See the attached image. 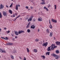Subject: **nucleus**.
<instances>
[{
    "instance_id": "1",
    "label": "nucleus",
    "mask_w": 60,
    "mask_h": 60,
    "mask_svg": "<svg viewBox=\"0 0 60 60\" xmlns=\"http://www.w3.org/2000/svg\"><path fill=\"white\" fill-rule=\"evenodd\" d=\"M33 17H34L33 16H31V17H30L29 19H28V22L31 21L32 20V19H33Z\"/></svg>"
},
{
    "instance_id": "2",
    "label": "nucleus",
    "mask_w": 60,
    "mask_h": 60,
    "mask_svg": "<svg viewBox=\"0 0 60 60\" xmlns=\"http://www.w3.org/2000/svg\"><path fill=\"white\" fill-rule=\"evenodd\" d=\"M53 46H54L53 48L54 49L56 48V47H57V46H55V44H52L51 46V50H52V49H53Z\"/></svg>"
},
{
    "instance_id": "3",
    "label": "nucleus",
    "mask_w": 60,
    "mask_h": 60,
    "mask_svg": "<svg viewBox=\"0 0 60 60\" xmlns=\"http://www.w3.org/2000/svg\"><path fill=\"white\" fill-rule=\"evenodd\" d=\"M3 14L4 16H7V15H8V14H7V13H6V12H5L4 11H3Z\"/></svg>"
},
{
    "instance_id": "4",
    "label": "nucleus",
    "mask_w": 60,
    "mask_h": 60,
    "mask_svg": "<svg viewBox=\"0 0 60 60\" xmlns=\"http://www.w3.org/2000/svg\"><path fill=\"white\" fill-rule=\"evenodd\" d=\"M48 42H46L45 43H44L42 45L43 46H45V47H46L48 45Z\"/></svg>"
},
{
    "instance_id": "5",
    "label": "nucleus",
    "mask_w": 60,
    "mask_h": 60,
    "mask_svg": "<svg viewBox=\"0 0 60 60\" xmlns=\"http://www.w3.org/2000/svg\"><path fill=\"white\" fill-rule=\"evenodd\" d=\"M24 31L21 30V31H19L18 33L19 34H21V33H24Z\"/></svg>"
},
{
    "instance_id": "6",
    "label": "nucleus",
    "mask_w": 60,
    "mask_h": 60,
    "mask_svg": "<svg viewBox=\"0 0 60 60\" xmlns=\"http://www.w3.org/2000/svg\"><path fill=\"white\" fill-rule=\"evenodd\" d=\"M7 45H10L12 46L13 45V43H11V42L8 43L7 44Z\"/></svg>"
},
{
    "instance_id": "7",
    "label": "nucleus",
    "mask_w": 60,
    "mask_h": 60,
    "mask_svg": "<svg viewBox=\"0 0 60 60\" xmlns=\"http://www.w3.org/2000/svg\"><path fill=\"white\" fill-rule=\"evenodd\" d=\"M56 57V58H55L56 59H58L59 58H60V56L59 55L57 56L56 55V56H55V57Z\"/></svg>"
},
{
    "instance_id": "8",
    "label": "nucleus",
    "mask_w": 60,
    "mask_h": 60,
    "mask_svg": "<svg viewBox=\"0 0 60 60\" xmlns=\"http://www.w3.org/2000/svg\"><path fill=\"white\" fill-rule=\"evenodd\" d=\"M55 43L57 45H60V42L57 41Z\"/></svg>"
},
{
    "instance_id": "9",
    "label": "nucleus",
    "mask_w": 60,
    "mask_h": 60,
    "mask_svg": "<svg viewBox=\"0 0 60 60\" xmlns=\"http://www.w3.org/2000/svg\"><path fill=\"white\" fill-rule=\"evenodd\" d=\"M51 20L53 22H54V23L57 22V21L56 20H54L53 19H52Z\"/></svg>"
},
{
    "instance_id": "10",
    "label": "nucleus",
    "mask_w": 60,
    "mask_h": 60,
    "mask_svg": "<svg viewBox=\"0 0 60 60\" xmlns=\"http://www.w3.org/2000/svg\"><path fill=\"white\" fill-rule=\"evenodd\" d=\"M50 48H51V46H50V47H48L47 49V50L48 51H50L51 50Z\"/></svg>"
},
{
    "instance_id": "11",
    "label": "nucleus",
    "mask_w": 60,
    "mask_h": 60,
    "mask_svg": "<svg viewBox=\"0 0 60 60\" xmlns=\"http://www.w3.org/2000/svg\"><path fill=\"white\" fill-rule=\"evenodd\" d=\"M0 51L1 52H2V53H6V52L5 51L2 50L0 48Z\"/></svg>"
},
{
    "instance_id": "12",
    "label": "nucleus",
    "mask_w": 60,
    "mask_h": 60,
    "mask_svg": "<svg viewBox=\"0 0 60 60\" xmlns=\"http://www.w3.org/2000/svg\"><path fill=\"white\" fill-rule=\"evenodd\" d=\"M38 19V21H42V19L41 18H39Z\"/></svg>"
},
{
    "instance_id": "13",
    "label": "nucleus",
    "mask_w": 60,
    "mask_h": 60,
    "mask_svg": "<svg viewBox=\"0 0 60 60\" xmlns=\"http://www.w3.org/2000/svg\"><path fill=\"white\" fill-rule=\"evenodd\" d=\"M3 8H4V6L2 5V4H1L0 9H3Z\"/></svg>"
},
{
    "instance_id": "14",
    "label": "nucleus",
    "mask_w": 60,
    "mask_h": 60,
    "mask_svg": "<svg viewBox=\"0 0 60 60\" xmlns=\"http://www.w3.org/2000/svg\"><path fill=\"white\" fill-rule=\"evenodd\" d=\"M35 26H34V25H32L31 26V28H33V29H34L35 28Z\"/></svg>"
},
{
    "instance_id": "15",
    "label": "nucleus",
    "mask_w": 60,
    "mask_h": 60,
    "mask_svg": "<svg viewBox=\"0 0 60 60\" xmlns=\"http://www.w3.org/2000/svg\"><path fill=\"white\" fill-rule=\"evenodd\" d=\"M51 55L52 56H54L55 57H56V55L54 53H52L51 54Z\"/></svg>"
},
{
    "instance_id": "16",
    "label": "nucleus",
    "mask_w": 60,
    "mask_h": 60,
    "mask_svg": "<svg viewBox=\"0 0 60 60\" xmlns=\"http://www.w3.org/2000/svg\"><path fill=\"white\" fill-rule=\"evenodd\" d=\"M44 9H46L47 11H49V9L47 8L46 7H44Z\"/></svg>"
},
{
    "instance_id": "17",
    "label": "nucleus",
    "mask_w": 60,
    "mask_h": 60,
    "mask_svg": "<svg viewBox=\"0 0 60 60\" xmlns=\"http://www.w3.org/2000/svg\"><path fill=\"white\" fill-rule=\"evenodd\" d=\"M15 34L16 35H19V32H18L16 31L15 32Z\"/></svg>"
},
{
    "instance_id": "18",
    "label": "nucleus",
    "mask_w": 60,
    "mask_h": 60,
    "mask_svg": "<svg viewBox=\"0 0 60 60\" xmlns=\"http://www.w3.org/2000/svg\"><path fill=\"white\" fill-rule=\"evenodd\" d=\"M11 57L12 59H14V56H13V55H11Z\"/></svg>"
},
{
    "instance_id": "19",
    "label": "nucleus",
    "mask_w": 60,
    "mask_h": 60,
    "mask_svg": "<svg viewBox=\"0 0 60 60\" xmlns=\"http://www.w3.org/2000/svg\"><path fill=\"white\" fill-rule=\"evenodd\" d=\"M52 35H53V32H52V33H50V34L49 35V36L50 37H52Z\"/></svg>"
},
{
    "instance_id": "20",
    "label": "nucleus",
    "mask_w": 60,
    "mask_h": 60,
    "mask_svg": "<svg viewBox=\"0 0 60 60\" xmlns=\"http://www.w3.org/2000/svg\"><path fill=\"white\" fill-rule=\"evenodd\" d=\"M27 32L28 33H29L31 32V30H30V29H28L27 30Z\"/></svg>"
},
{
    "instance_id": "21",
    "label": "nucleus",
    "mask_w": 60,
    "mask_h": 60,
    "mask_svg": "<svg viewBox=\"0 0 60 60\" xmlns=\"http://www.w3.org/2000/svg\"><path fill=\"white\" fill-rule=\"evenodd\" d=\"M15 9L16 10H18V5H16Z\"/></svg>"
},
{
    "instance_id": "22",
    "label": "nucleus",
    "mask_w": 60,
    "mask_h": 60,
    "mask_svg": "<svg viewBox=\"0 0 60 60\" xmlns=\"http://www.w3.org/2000/svg\"><path fill=\"white\" fill-rule=\"evenodd\" d=\"M2 17H3V15H2L1 12H0V19H1L2 18Z\"/></svg>"
},
{
    "instance_id": "23",
    "label": "nucleus",
    "mask_w": 60,
    "mask_h": 60,
    "mask_svg": "<svg viewBox=\"0 0 60 60\" xmlns=\"http://www.w3.org/2000/svg\"><path fill=\"white\" fill-rule=\"evenodd\" d=\"M9 13H11V14L12 13V11L11 10H9Z\"/></svg>"
},
{
    "instance_id": "24",
    "label": "nucleus",
    "mask_w": 60,
    "mask_h": 60,
    "mask_svg": "<svg viewBox=\"0 0 60 60\" xmlns=\"http://www.w3.org/2000/svg\"><path fill=\"white\" fill-rule=\"evenodd\" d=\"M50 53V52H46V55H47V54H48V55L49 56V54Z\"/></svg>"
},
{
    "instance_id": "25",
    "label": "nucleus",
    "mask_w": 60,
    "mask_h": 60,
    "mask_svg": "<svg viewBox=\"0 0 60 60\" xmlns=\"http://www.w3.org/2000/svg\"><path fill=\"white\" fill-rule=\"evenodd\" d=\"M41 57H43V59H45V56L43 55V56H41Z\"/></svg>"
},
{
    "instance_id": "26",
    "label": "nucleus",
    "mask_w": 60,
    "mask_h": 60,
    "mask_svg": "<svg viewBox=\"0 0 60 60\" xmlns=\"http://www.w3.org/2000/svg\"><path fill=\"white\" fill-rule=\"evenodd\" d=\"M34 51L35 53H36V52H37V50L36 49H34Z\"/></svg>"
},
{
    "instance_id": "27",
    "label": "nucleus",
    "mask_w": 60,
    "mask_h": 60,
    "mask_svg": "<svg viewBox=\"0 0 60 60\" xmlns=\"http://www.w3.org/2000/svg\"><path fill=\"white\" fill-rule=\"evenodd\" d=\"M50 28L51 29V28H53V26H52V25H50V26H50L49 25V26Z\"/></svg>"
},
{
    "instance_id": "28",
    "label": "nucleus",
    "mask_w": 60,
    "mask_h": 60,
    "mask_svg": "<svg viewBox=\"0 0 60 60\" xmlns=\"http://www.w3.org/2000/svg\"><path fill=\"white\" fill-rule=\"evenodd\" d=\"M39 41V39L37 38L36 39H35V41Z\"/></svg>"
},
{
    "instance_id": "29",
    "label": "nucleus",
    "mask_w": 60,
    "mask_h": 60,
    "mask_svg": "<svg viewBox=\"0 0 60 60\" xmlns=\"http://www.w3.org/2000/svg\"><path fill=\"white\" fill-rule=\"evenodd\" d=\"M46 32L48 33H49V30L48 29H47L46 30Z\"/></svg>"
},
{
    "instance_id": "30",
    "label": "nucleus",
    "mask_w": 60,
    "mask_h": 60,
    "mask_svg": "<svg viewBox=\"0 0 60 60\" xmlns=\"http://www.w3.org/2000/svg\"><path fill=\"white\" fill-rule=\"evenodd\" d=\"M27 52H29V49L27 48H26Z\"/></svg>"
},
{
    "instance_id": "31",
    "label": "nucleus",
    "mask_w": 60,
    "mask_h": 60,
    "mask_svg": "<svg viewBox=\"0 0 60 60\" xmlns=\"http://www.w3.org/2000/svg\"><path fill=\"white\" fill-rule=\"evenodd\" d=\"M29 28V25H27L26 26V28Z\"/></svg>"
},
{
    "instance_id": "32",
    "label": "nucleus",
    "mask_w": 60,
    "mask_h": 60,
    "mask_svg": "<svg viewBox=\"0 0 60 60\" xmlns=\"http://www.w3.org/2000/svg\"><path fill=\"white\" fill-rule=\"evenodd\" d=\"M42 2L41 3V4H45V2Z\"/></svg>"
},
{
    "instance_id": "33",
    "label": "nucleus",
    "mask_w": 60,
    "mask_h": 60,
    "mask_svg": "<svg viewBox=\"0 0 60 60\" xmlns=\"http://www.w3.org/2000/svg\"><path fill=\"white\" fill-rule=\"evenodd\" d=\"M56 53H59V51L58 50H57L56 51Z\"/></svg>"
},
{
    "instance_id": "34",
    "label": "nucleus",
    "mask_w": 60,
    "mask_h": 60,
    "mask_svg": "<svg viewBox=\"0 0 60 60\" xmlns=\"http://www.w3.org/2000/svg\"><path fill=\"white\" fill-rule=\"evenodd\" d=\"M13 4H11V5H10V7H12V5Z\"/></svg>"
},
{
    "instance_id": "35",
    "label": "nucleus",
    "mask_w": 60,
    "mask_h": 60,
    "mask_svg": "<svg viewBox=\"0 0 60 60\" xmlns=\"http://www.w3.org/2000/svg\"><path fill=\"white\" fill-rule=\"evenodd\" d=\"M54 7H55V9H56V5H55Z\"/></svg>"
},
{
    "instance_id": "36",
    "label": "nucleus",
    "mask_w": 60,
    "mask_h": 60,
    "mask_svg": "<svg viewBox=\"0 0 60 60\" xmlns=\"http://www.w3.org/2000/svg\"><path fill=\"white\" fill-rule=\"evenodd\" d=\"M5 40H8V39H9L8 38V37H5Z\"/></svg>"
},
{
    "instance_id": "37",
    "label": "nucleus",
    "mask_w": 60,
    "mask_h": 60,
    "mask_svg": "<svg viewBox=\"0 0 60 60\" xmlns=\"http://www.w3.org/2000/svg\"><path fill=\"white\" fill-rule=\"evenodd\" d=\"M33 22H34L36 21V19H33Z\"/></svg>"
},
{
    "instance_id": "38",
    "label": "nucleus",
    "mask_w": 60,
    "mask_h": 60,
    "mask_svg": "<svg viewBox=\"0 0 60 60\" xmlns=\"http://www.w3.org/2000/svg\"><path fill=\"white\" fill-rule=\"evenodd\" d=\"M16 51H15V50H14L13 51V53H15L16 52Z\"/></svg>"
},
{
    "instance_id": "39",
    "label": "nucleus",
    "mask_w": 60,
    "mask_h": 60,
    "mask_svg": "<svg viewBox=\"0 0 60 60\" xmlns=\"http://www.w3.org/2000/svg\"><path fill=\"white\" fill-rule=\"evenodd\" d=\"M20 15H19L16 18V19H17V18H19V17H20Z\"/></svg>"
},
{
    "instance_id": "40",
    "label": "nucleus",
    "mask_w": 60,
    "mask_h": 60,
    "mask_svg": "<svg viewBox=\"0 0 60 60\" xmlns=\"http://www.w3.org/2000/svg\"><path fill=\"white\" fill-rule=\"evenodd\" d=\"M10 32V30H9L7 31V33L8 34Z\"/></svg>"
},
{
    "instance_id": "41",
    "label": "nucleus",
    "mask_w": 60,
    "mask_h": 60,
    "mask_svg": "<svg viewBox=\"0 0 60 60\" xmlns=\"http://www.w3.org/2000/svg\"><path fill=\"white\" fill-rule=\"evenodd\" d=\"M42 2H45V0H41Z\"/></svg>"
},
{
    "instance_id": "42",
    "label": "nucleus",
    "mask_w": 60,
    "mask_h": 60,
    "mask_svg": "<svg viewBox=\"0 0 60 60\" xmlns=\"http://www.w3.org/2000/svg\"><path fill=\"white\" fill-rule=\"evenodd\" d=\"M50 6H51V5H49L48 6V8H49V7H50Z\"/></svg>"
},
{
    "instance_id": "43",
    "label": "nucleus",
    "mask_w": 60,
    "mask_h": 60,
    "mask_svg": "<svg viewBox=\"0 0 60 60\" xmlns=\"http://www.w3.org/2000/svg\"><path fill=\"white\" fill-rule=\"evenodd\" d=\"M30 1H31V2H34V0H30Z\"/></svg>"
},
{
    "instance_id": "44",
    "label": "nucleus",
    "mask_w": 60,
    "mask_h": 60,
    "mask_svg": "<svg viewBox=\"0 0 60 60\" xmlns=\"http://www.w3.org/2000/svg\"><path fill=\"white\" fill-rule=\"evenodd\" d=\"M12 39L13 41H15V38H12Z\"/></svg>"
},
{
    "instance_id": "45",
    "label": "nucleus",
    "mask_w": 60,
    "mask_h": 60,
    "mask_svg": "<svg viewBox=\"0 0 60 60\" xmlns=\"http://www.w3.org/2000/svg\"><path fill=\"white\" fill-rule=\"evenodd\" d=\"M26 9H28V7L27 6L26 7Z\"/></svg>"
},
{
    "instance_id": "46",
    "label": "nucleus",
    "mask_w": 60,
    "mask_h": 60,
    "mask_svg": "<svg viewBox=\"0 0 60 60\" xmlns=\"http://www.w3.org/2000/svg\"><path fill=\"white\" fill-rule=\"evenodd\" d=\"M30 22H29V23L28 24V25H29H29H30Z\"/></svg>"
},
{
    "instance_id": "47",
    "label": "nucleus",
    "mask_w": 60,
    "mask_h": 60,
    "mask_svg": "<svg viewBox=\"0 0 60 60\" xmlns=\"http://www.w3.org/2000/svg\"><path fill=\"white\" fill-rule=\"evenodd\" d=\"M4 30H6V29H7V28H6V27H5L4 28Z\"/></svg>"
},
{
    "instance_id": "48",
    "label": "nucleus",
    "mask_w": 60,
    "mask_h": 60,
    "mask_svg": "<svg viewBox=\"0 0 60 60\" xmlns=\"http://www.w3.org/2000/svg\"><path fill=\"white\" fill-rule=\"evenodd\" d=\"M1 38H2V39H5V38H4V37H1Z\"/></svg>"
},
{
    "instance_id": "49",
    "label": "nucleus",
    "mask_w": 60,
    "mask_h": 60,
    "mask_svg": "<svg viewBox=\"0 0 60 60\" xmlns=\"http://www.w3.org/2000/svg\"><path fill=\"white\" fill-rule=\"evenodd\" d=\"M23 60H26V57H24V59H23Z\"/></svg>"
},
{
    "instance_id": "50",
    "label": "nucleus",
    "mask_w": 60,
    "mask_h": 60,
    "mask_svg": "<svg viewBox=\"0 0 60 60\" xmlns=\"http://www.w3.org/2000/svg\"><path fill=\"white\" fill-rule=\"evenodd\" d=\"M17 18H16L13 21H16V19H17Z\"/></svg>"
},
{
    "instance_id": "51",
    "label": "nucleus",
    "mask_w": 60,
    "mask_h": 60,
    "mask_svg": "<svg viewBox=\"0 0 60 60\" xmlns=\"http://www.w3.org/2000/svg\"><path fill=\"white\" fill-rule=\"evenodd\" d=\"M15 39H17V38H18V37H17V36H16L15 37Z\"/></svg>"
},
{
    "instance_id": "52",
    "label": "nucleus",
    "mask_w": 60,
    "mask_h": 60,
    "mask_svg": "<svg viewBox=\"0 0 60 60\" xmlns=\"http://www.w3.org/2000/svg\"><path fill=\"white\" fill-rule=\"evenodd\" d=\"M19 58H20V59H22V58H21V57H20V56H19Z\"/></svg>"
},
{
    "instance_id": "53",
    "label": "nucleus",
    "mask_w": 60,
    "mask_h": 60,
    "mask_svg": "<svg viewBox=\"0 0 60 60\" xmlns=\"http://www.w3.org/2000/svg\"><path fill=\"white\" fill-rule=\"evenodd\" d=\"M6 7H7V8H8V6H7V5H6Z\"/></svg>"
},
{
    "instance_id": "54",
    "label": "nucleus",
    "mask_w": 60,
    "mask_h": 60,
    "mask_svg": "<svg viewBox=\"0 0 60 60\" xmlns=\"http://www.w3.org/2000/svg\"><path fill=\"white\" fill-rule=\"evenodd\" d=\"M13 17H15V15H14V14L13 15Z\"/></svg>"
},
{
    "instance_id": "55",
    "label": "nucleus",
    "mask_w": 60,
    "mask_h": 60,
    "mask_svg": "<svg viewBox=\"0 0 60 60\" xmlns=\"http://www.w3.org/2000/svg\"><path fill=\"white\" fill-rule=\"evenodd\" d=\"M11 35L12 36H14V35H13V34H11Z\"/></svg>"
},
{
    "instance_id": "56",
    "label": "nucleus",
    "mask_w": 60,
    "mask_h": 60,
    "mask_svg": "<svg viewBox=\"0 0 60 60\" xmlns=\"http://www.w3.org/2000/svg\"><path fill=\"white\" fill-rule=\"evenodd\" d=\"M15 15L16 16H17V13H15Z\"/></svg>"
},
{
    "instance_id": "57",
    "label": "nucleus",
    "mask_w": 60,
    "mask_h": 60,
    "mask_svg": "<svg viewBox=\"0 0 60 60\" xmlns=\"http://www.w3.org/2000/svg\"><path fill=\"white\" fill-rule=\"evenodd\" d=\"M54 40H56V38L55 37H54Z\"/></svg>"
},
{
    "instance_id": "58",
    "label": "nucleus",
    "mask_w": 60,
    "mask_h": 60,
    "mask_svg": "<svg viewBox=\"0 0 60 60\" xmlns=\"http://www.w3.org/2000/svg\"><path fill=\"white\" fill-rule=\"evenodd\" d=\"M20 5H18V7H20Z\"/></svg>"
},
{
    "instance_id": "59",
    "label": "nucleus",
    "mask_w": 60,
    "mask_h": 60,
    "mask_svg": "<svg viewBox=\"0 0 60 60\" xmlns=\"http://www.w3.org/2000/svg\"><path fill=\"white\" fill-rule=\"evenodd\" d=\"M39 31H40V30L39 29L38 30V32H39Z\"/></svg>"
},
{
    "instance_id": "60",
    "label": "nucleus",
    "mask_w": 60,
    "mask_h": 60,
    "mask_svg": "<svg viewBox=\"0 0 60 60\" xmlns=\"http://www.w3.org/2000/svg\"><path fill=\"white\" fill-rule=\"evenodd\" d=\"M54 49H55V48H54V47H53V48L52 49V50H54Z\"/></svg>"
},
{
    "instance_id": "61",
    "label": "nucleus",
    "mask_w": 60,
    "mask_h": 60,
    "mask_svg": "<svg viewBox=\"0 0 60 60\" xmlns=\"http://www.w3.org/2000/svg\"><path fill=\"white\" fill-rule=\"evenodd\" d=\"M28 11H30V9H28Z\"/></svg>"
},
{
    "instance_id": "62",
    "label": "nucleus",
    "mask_w": 60,
    "mask_h": 60,
    "mask_svg": "<svg viewBox=\"0 0 60 60\" xmlns=\"http://www.w3.org/2000/svg\"><path fill=\"white\" fill-rule=\"evenodd\" d=\"M49 22L50 24V25H51V23H50V22Z\"/></svg>"
},
{
    "instance_id": "63",
    "label": "nucleus",
    "mask_w": 60,
    "mask_h": 60,
    "mask_svg": "<svg viewBox=\"0 0 60 60\" xmlns=\"http://www.w3.org/2000/svg\"><path fill=\"white\" fill-rule=\"evenodd\" d=\"M0 31H1V29H0V31Z\"/></svg>"
},
{
    "instance_id": "64",
    "label": "nucleus",
    "mask_w": 60,
    "mask_h": 60,
    "mask_svg": "<svg viewBox=\"0 0 60 60\" xmlns=\"http://www.w3.org/2000/svg\"><path fill=\"white\" fill-rule=\"evenodd\" d=\"M49 22H50V20H49Z\"/></svg>"
}]
</instances>
